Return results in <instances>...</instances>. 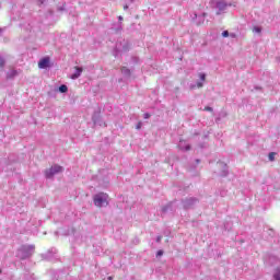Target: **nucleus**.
I'll list each match as a JSON object with an SVG mask.
<instances>
[{
	"mask_svg": "<svg viewBox=\"0 0 280 280\" xmlns=\"http://www.w3.org/2000/svg\"><path fill=\"white\" fill-rule=\"evenodd\" d=\"M199 78H200V81H201V82H205V80H207V74L200 73V74H199Z\"/></svg>",
	"mask_w": 280,
	"mask_h": 280,
	"instance_id": "obj_21",
	"label": "nucleus"
},
{
	"mask_svg": "<svg viewBox=\"0 0 280 280\" xmlns=\"http://www.w3.org/2000/svg\"><path fill=\"white\" fill-rule=\"evenodd\" d=\"M161 240H163V236H158L155 242H158V244H161Z\"/></svg>",
	"mask_w": 280,
	"mask_h": 280,
	"instance_id": "obj_27",
	"label": "nucleus"
},
{
	"mask_svg": "<svg viewBox=\"0 0 280 280\" xmlns=\"http://www.w3.org/2000/svg\"><path fill=\"white\" fill-rule=\"evenodd\" d=\"M162 255H163V250L162 249L158 250L156 257H162Z\"/></svg>",
	"mask_w": 280,
	"mask_h": 280,
	"instance_id": "obj_26",
	"label": "nucleus"
},
{
	"mask_svg": "<svg viewBox=\"0 0 280 280\" xmlns=\"http://www.w3.org/2000/svg\"><path fill=\"white\" fill-rule=\"evenodd\" d=\"M222 36L223 38H229V31H223Z\"/></svg>",
	"mask_w": 280,
	"mask_h": 280,
	"instance_id": "obj_25",
	"label": "nucleus"
},
{
	"mask_svg": "<svg viewBox=\"0 0 280 280\" xmlns=\"http://www.w3.org/2000/svg\"><path fill=\"white\" fill-rule=\"evenodd\" d=\"M220 165H223V170L221 172V176L223 178H226V176H229V166H226V164H224V163H221Z\"/></svg>",
	"mask_w": 280,
	"mask_h": 280,
	"instance_id": "obj_14",
	"label": "nucleus"
},
{
	"mask_svg": "<svg viewBox=\"0 0 280 280\" xmlns=\"http://www.w3.org/2000/svg\"><path fill=\"white\" fill-rule=\"evenodd\" d=\"M121 73H122V75H125V78H130V69L122 67Z\"/></svg>",
	"mask_w": 280,
	"mask_h": 280,
	"instance_id": "obj_16",
	"label": "nucleus"
},
{
	"mask_svg": "<svg viewBox=\"0 0 280 280\" xmlns=\"http://www.w3.org/2000/svg\"><path fill=\"white\" fill-rule=\"evenodd\" d=\"M141 126H142V124L138 122L137 126H136L137 130H141Z\"/></svg>",
	"mask_w": 280,
	"mask_h": 280,
	"instance_id": "obj_29",
	"label": "nucleus"
},
{
	"mask_svg": "<svg viewBox=\"0 0 280 280\" xmlns=\"http://www.w3.org/2000/svg\"><path fill=\"white\" fill-rule=\"evenodd\" d=\"M118 21H119V23H121V21H124V16L119 15Z\"/></svg>",
	"mask_w": 280,
	"mask_h": 280,
	"instance_id": "obj_33",
	"label": "nucleus"
},
{
	"mask_svg": "<svg viewBox=\"0 0 280 280\" xmlns=\"http://www.w3.org/2000/svg\"><path fill=\"white\" fill-rule=\"evenodd\" d=\"M205 19H207V13H202L198 16L197 25H202L205 23Z\"/></svg>",
	"mask_w": 280,
	"mask_h": 280,
	"instance_id": "obj_15",
	"label": "nucleus"
},
{
	"mask_svg": "<svg viewBox=\"0 0 280 280\" xmlns=\"http://www.w3.org/2000/svg\"><path fill=\"white\" fill-rule=\"evenodd\" d=\"M34 250H36V246L34 245H22L18 249V257L19 259H22V260L30 259V257L34 255Z\"/></svg>",
	"mask_w": 280,
	"mask_h": 280,
	"instance_id": "obj_2",
	"label": "nucleus"
},
{
	"mask_svg": "<svg viewBox=\"0 0 280 280\" xmlns=\"http://www.w3.org/2000/svg\"><path fill=\"white\" fill-rule=\"evenodd\" d=\"M198 202H200V200L196 197H186L185 199L182 200L183 209H194V207L198 205Z\"/></svg>",
	"mask_w": 280,
	"mask_h": 280,
	"instance_id": "obj_6",
	"label": "nucleus"
},
{
	"mask_svg": "<svg viewBox=\"0 0 280 280\" xmlns=\"http://www.w3.org/2000/svg\"><path fill=\"white\" fill-rule=\"evenodd\" d=\"M174 202H170L162 208V213H170V211H174Z\"/></svg>",
	"mask_w": 280,
	"mask_h": 280,
	"instance_id": "obj_13",
	"label": "nucleus"
},
{
	"mask_svg": "<svg viewBox=\"0 0 280 280\" xmlns=\"http://www.w3.org/2000/svg\"><path fill=\"white\" fill-rule=\"evenodd\" d=\"M275 152H270L268 155L269 161H275Z\"/></svg>",
	"mask_w": 280,
	"mask_h": 280,
	"instance_id": "obj_22",
	"label": "nucleus"
},
{
	"mask_svg": "<svg viewBox=\"0 0 280 280\" xmlns=\"http://www.w3.org/2000/svg\"><path fill=\"white\" fill-rule=\"evenodd\" d=\"M130 1V3H135V0H129Z\"/></svg>",
	"mask_w": 280,
	"mask_h": 280,
	"instance_id": "obj_38",
	"label": "nucleus"
},
{
	"mask_svg": "<svg viewBox=\"0 0 280 280\" xmlns=\"http://www.w3.org/2000/svg\"><path fill=\"white\" fill-rule=\"evenodd\" d=\"M74 73L71 74V80H78L82 75V67H75Z\"/></svg>",
	"mask_w": 280,
	"mask_h": 280,
	"instance_id": "obj_10",
	"label": "nucleus"
},
{
	"mask_svg": "<svg viewBox=\"0 0 280 280\" xmlns=\"http://www.w3.org/2000/svg\"><path fill=\"white\" fill-rule=\"evenodd\" d=\"M112 30H114L116 34H121V32L124 31V24L121 22H118L117 24L113 25Z\"/></svg>",
	"mask_w": 280,
	"mask_h": 280,
	"instance_id": "obj_11",
	"label": "nucleus"
},
{
	"mask_svg": "<svg viewBox=\"0 0 280 280\" xmlns=\"http://www.w3.org/2000/svg\"><path fill=\"white\" fill-rule=\"evenodd\" d=\"M59 93H67L69 88L66 84H61L58 89Z\"/></svg>",
	"mask_w": 280,
	"mask_h": 280,
	"instance_id": "obj_17",
	"label": "nucleus"
},
{
	"mask_svg": "<svg viewBox=\"0 0 280 280\" xmlns=\"http://www.w3.org/2000/svg\"><path fill=\"white\" fill-rule=\"evenodd\" d=\"M58 10L59 12H65V7H59Z\"/></svg>",
	"mask_w": 280,
	"mask_h": 280,
	"instance_id": "obj_32",
	"label": "nucleus"
},
{
	"mask_svg": "<svg viewBox=\"0 0 280 280\" xmlns=\"http://www.w3.org/2000/svg\"><path fill=\"white\" fill-rule=\"evenodd\" d=\"M3 67H5V58L0 55V69H3Z\"/></svg>",
	"mask_w": 280,
	"mask_h": 280,
	"instance_id": "obj_19",
	"label": "nucleus"
},
{
	"mask_svg": "<svg viewBox=\"0 0 280 280\" xmlns=\"http://www.w3.org/2000/svg\"><path fill=\"white\" fill-rule=\"evenodd\" d=\"M130 51V42L128 39H118L114 49V56H118V54H127Z\"/></svg>",
	"mask_w": 280,
	"mask_h": 280,
	"instance_id": "obj_3",
	"label": "nucleus"
},
{
	"mask_svg": "<svg viewBox=\"0 0 280 280\" xmlns=\"http://www.w3.org/2000/svg\"><path fill=\"white\" fill-rule=\"evenodd\" d=\"M62 172H65V168L58 164H55L45 171V177L51 179L54 176H56V174H62Z\"/></svg>",
	"mask_w": 280,
	"mask_h": 280,
	"instance_id": "obj_5",
	"label": "nucleus"
},
{
	"mask_svg": "<svg viewBox=\"0 0 280 280\" xmlns=\"http://www.w3.org/2000/svg\"><path fill=\"white\" fill-rule=\"evenodd\" d=\"M39 69H47L49 67V57H44L38 62Z\"/></svg>",
	"mask_w": 280,
	"mask_h": 280,
	"instance_id": "obj_9",
	"label": "nucleus"
},
{
	"mask_svg": "<svg viewBox=\"0 0 280 280\" xmlns=\"http://www.w3.org/2000/svg\"><path fill=\"white\" fill-rule=\"evenodd\" d=\"M1 32H3V28H0V34H1Z\"/></svg>",
	"mask_w": 280,
	"mask_h": 280,
	"instance_id": "obj_39",
	"label": "nucleus"
},
{
	"mask_svg": "<svg viewBox=\"0 0 280 280\" xmlns=\"http://www.w3.org/2000/svg\"><path fill=\"white\" fill-rule=\"evenodd\" d=\"M0 275H1V269H0Z\"/></svg>",
	"mask_w": 280,
	"mask_h": 280,
	"instance_id": "obj_40",
	"label": "nucleus"
},
{
	"mask_svg": "<svg viewBox=\"0 0 280 280\" xmlns=\"http://www.w3.org/2000/svg\"><path fill=\"white\" fill-rule=\"evenodd\" d=\"M196 163H197V165H198V164L200 163V160H199V159H197V160H196Z\"/></svg>",
	"mask_w": 280,
	"mask_h": 280,
	"instance_id": "obj_35",
	"label": "nucleus"
},
{
	"mask_svg": "<svg viewBox=\"0 0 280 280\" xmlns=\"http://www.w3.org/2000/svg\"><path fill=\"white\" fill-rule=\"evenodd\" d=\"M16 75H19L18 70H9L7 72V80H14V78H16Z\"/></svg>",
	"mask_w": 280,
	"mask_h": 280,
	"instance_id": "obj_12",
	"label": "nucleus"
},
{
	"mask_svg": "<svg viewBox=\"0 0 280 280\" xmlns=\"http://www.w3.org/2000/svg\"><path fill=\"white\" fill-rule=\"evenodd\" d=\"M178 148L183 152H189V150H191V145H189V143H187V141H185V140L179 141Z\"/></svg>",
	"mask_w": 280,
	"mask_h": 280,
	"instance_id": "obj_8",
	"label": "nucleus"
},
{
	"mask_svg": "<svg viewBox=\"0 0 280 280\" xmlns=\"http://www.w3.org/2000/svg\"><path fill=\"white\" fill-rule=\"evenodd\" d=\"M261 26H253V28H252V32L254 33V34H261Z\"/></svg>",
	"mask_w": 280,
	"mask_h": 280,
	"instance_id": "obj_18",
	"label": "nucleus"
},
{
	"mask_svg": "<svg viewBox=\"0 0 280 280\" xmlns=\"http://www.w3.org/2000/svg\"><path fill=\"white\" fill-rule=\"evenodd\" d=\"M210 5L212 10H215L217 16L224 14L229 8H235V2H226V0H211Z\"/></svg>",
	"mask_w": 280,
	"mask_h": 280,
	"instance_id": "obj_1",
	"label": "nucleus"
},
{
	"mask_svg": "<svg viewBox=\"0 0 280 280\" xmlns=\"http://www.w3.org/2000/svg\"><path fill=\"white\" fill-rule=\"evenodd\" d=\"M196 19H198V14H197V13H194V14H192V21H196Z\"/></svg>",
	"mask_w": 280,
	"mask_h": 280,
	"instance_id": "obj_30",
	"label": "nucleus"
},
{
	"mask_svg": "<svg viewBox=\"0 0 280 280\" xmlns=\"http://www.w3.org/2000/svg\"><path fill=\"white\" fill-rule=\"evenodd\" d=\"M273 279L275 280H280V269H277L273 273Z\"/></svg>",
	"mask_w": 280,
	"mask_h": 280,
	"instance_id": "obj_20",
	"label": "nucleus"
},
{
	"mask_svg": "<svg viewBox=\"0 0 280 280\" xmlns=\"http://www.w3.org/2000/svg\"><path fill=\"white\" fill-rule=\"evenodd\" d=\"M95 207H108V195L106 192H98L93 197Z\"/></svg>",
	"mask_w": 280,
	"mask_h": 280,
	"instance_id": "obj_4",
	"label": "nucleus"
},
{
	"mask_svg": "<svg viewBox=\"0 0 280 280\" xmlns=\"http://www.w3.org/2000/svg\"><path fill=\"white\" fill-rule=\"evenodd\" d=\"M124 10H128V4H125V5H124Z\"/></svg>",
	"mask_w": 280,
	"mask_h": 280,
	"instance_id": "obj_34",
	"label": "nucleus"
},
{
	"mask_svg": "<svg viewBox=\"0 0 280 280\" xmlns=\"http://www.w3.org/2000/svg\"><path fill=\"white\" fill-rule=\"evenodd\" d=\"M143 117H144V119H150V113H145V114L143 115Z\"/></svg>",
	"mask_w": 280,
	"mask_h": 280,
	"instance_id": "obj_28",
	"label": "nucleus"
},
{
	"mask_svg": "<svg viewBox=\"0 0 280 280\" xmlns=\"http://www.w3.org/2000/svg\"><path fill=\"white\" fill-rule=\"evenodd\" d=\"M47 3V0H37V5H45Z\"/></svg>",
	"mask_w": 280,
	"mask_h": 280,
	"instance_id": "obj_23",
	"label": "nucleus"
},
{
	"mask_svg": "<svg viewBox=\"0 0 280 280\" xmlns=\"http://www.w3.org/2000/svg\"><path fill=\"white\" fill-rule=\"evenodd\" d=\"M190 89H196V85H190Z\"/></svg>",
	"mask_w": 280,
	"mask_h": 280,
	"instance_id": "obj_36",
	"label": "nucleus"
},
{
	"mask_svg": "<svg viewBox=\"0 0 280 280\" xmlns=\"http://www.w3.org/2000/svg\"><path fill=\"white\" fill-rule=\"evenodd\" d=\"M203 110H207L208 113H213V107L206 106Z\"/></svg>",
	"mask_w": 280,
	"mask_h": 280,
	"instance_id": "obj_24",
	"label": "nucleus"
},
{
	"mask_svg": "<svg viewBox=\"0 0 280 280\" xmlns=\"http://www.w3.org/2000/svg\"><path fill=\"white\" fill-rule=\"evenodd\" d=\"M198 89H202V82H197Z\"/></svg>",
	"mask_w": 280,
	"mask_h": 280,
	"instance_id": "obj_31",
	"label": "nucleus"
},
{
	"mask_svg": "<svg viewBox=\"0 0 280 280\" xmlns=\"http://www.w3.org/2000/svg\"><path fill=\"white\" fill-rule=\"evenodd\" d=\"M92 121L94 126H104V128H106V124L102 120V117L100 116L98 112H94L92 116Z\"/></svg>",
	"mask_w": 280,
	"mask_h": 280,
	"instance_id": "obj_7",
	"label": "nucleus"
},
{
	"mask_svg": "<svg viewBox=\"0 0 280 280\" xmlns=\"http://www.w3.org/2000/svg\"><path fill=\"white\" fill-rule=\"evenodd\" d=\"M232 38H235V34H231Z\"/></svg>",
	"mask_w": 280,
	"mask_h": 280,
	"instance_id": "obj_37",
	"label": "nucleus"
}]
</instances>
